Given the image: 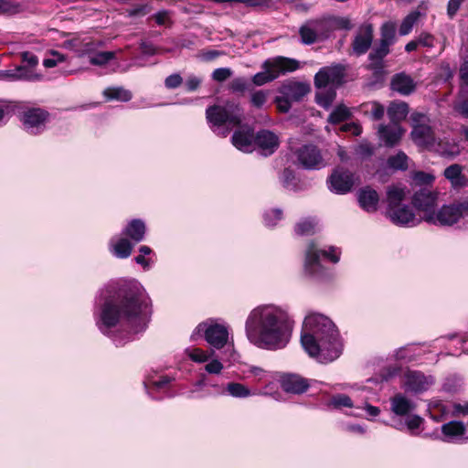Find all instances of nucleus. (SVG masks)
Returning <instances> with one entry per match:
<instances>
[{
	"instance_id": "obj_20",
	"label": "nucleus",
	"mask_w": 468,
	"mask_h": 468,
	"mask_svg": "<svg viewBox=\"0 0 468 468\" xmlns=\"http://www.w3.org/2000/svg\"><path fill=\"white\" fill-rule=\"evenodd\" d=\"M373 39V28L371 25L362 26L352 44L353 53L359 56L367 51Z\"/></svg>"
},
{
	"instance_id": "obj_52",
	"label": "nucleus",
	"mask_w": 468,
	"mask_h": 468,
	"mask_svg": "<svg viewBox=\"0 0 468 468\" xmlns=\"http://www.w3.org/2000/svg\"><path fill=\"white\" fill-rule=\"evenodd\" d=\"M248 81L245 78H235L229 84V89L233 92H244L248 89Z\"/></svg>"
},
{
	"instance_id": "obj_15",
	"label": "nucleus",
	"mask_w": 468,
	"mask_h": 468,
	"mask_svg": "<svg viewBox=\"0 0 468 468\" xmlns=\"http://www.w3.org/2000/svg\"><path fill=\"white\" fill-rule=\"evenodd\" d=\"M330 189L337 194L349 192L355 184L354 175L344 168H336L330 176Z\"/></svg>"
},
{
	"instance_id": "obj_42",
	"label": "nucleus",
	"mask_w": 468,
	"mask_h": 468,
	"mask_svg": "<svg viewBox=\"0 0 468 468\" xmlns=\"http://www.w3.org/2000/svg\"><path fill=\"white\" fill-rule=\"evenodd\" d=\"M316 225L314 219L306 218L301 220L295 226V232L300 236L312 235L315 232Z\"/></svg>"
},
{
	"instance_id": "obj_38",
	"label": "nucleus",
	"mask_w": 468,
	"mask_h": 468,
	"mask_svg": "<svg viewBox=\"0 0 468 468\" xmlns=\"http://www.w3.org/2000/svg\"><path fill=\"white\" fill-rule=\"evenodd\" d=\"M351 116L350 110L344 104L337 105L328 117V122L331 123H339L347 120Z\"/></svg>"
},
{
	"instance_id": "obj_41",
	"label": "nucleus",
	"mask_w": 468,
	"mask_h": 468,
	"mask_svg": "<svg viewBox=\"0 0 468 468\" xmlns=\"http://www.w3.org/2000/svg\"><path fill=\"white\" fill-rule=\"evenodd\" d=\"M364 112L373 120H380L384 116L385 108L377 101H370L363 105Z\"/></svg>"
},
{
	"instance_id": "obj_48",
	"label": "nucleus",
	"mask_w": 468,
	"mask_h": 468,
	"mask_svg": "<svg viewBox=\"0 0 468 468\" xmlns=\"http://www.w3.org/2000/svg\"><path fill=\"white\" fill-rule=\"evenodd\" d=\"M412 180L416 185L424 186L423 187H427V186L432 185L435 180V176L431 173L418 171L412 174Z\"/></svg>"
},
{
	"instance_id": "obj_31",
	"label": "nucleus",
	"mask_w": 468,
	"mask_h": 468,
	"mask_svg": "<svg viewBox=\"0 0 468 468\" xmlns=\"http://www.w3.org/2000/svg\"><path fill=\"white\" fill-rule=\"evenodd\" d=\"M406 197V188L401 186H390L387 190L388 210L398 207Z\"/></svg>"
},
{
	"instance_id": "obj_16",
	"label": "nucleus",
	"mask_w": 468,
	"mask_h": 468,
	"mask_svg": "<svg viewBox=\"0 0 468 468\" xmlns=\"http://www.w3.org/2000/svg\"><path fill=\"white\" fill-rule=\"evenodd\" d=\"M280 140L276 133L269 130H261L255 135V149L261 150L264 155L272 154L279 147Z\"/></svg>"
},
{
	"instance_id": "obj_30",
	"label": "nucleus",
	"mask_w": 468,
	"mask_h": 468,
	"mask_svg": "<svg viewBox=\"0 0 468 468\" xmlns=\"http://www.w3.org/2000/svg\"><path fill=\"white\" fill-rule=\"evenodd\" d=\"M144 223L142 220L133 219L123 229L122 235L129 237L133 243L137 244L144 239Z\"/></svg>"
},
{
	"instance_id": "obj_61",
	"label": "nucleus",
	"mask_w": 468,
	"mask_h": 468,
	"mask_svg": "<svg viewBox=\"0 0 468 468\" xmlns=\"http://www.w3.org/2000/svg\"><path fill=\"white\" fill-rule=\"evenodd\" d=\"M155 22L159 26H168L171 24L170 14L168 11L163 10L154 16Z\"/></svg>"
},
{
	"instance_id": "obj_4",
	"label": "nucleus",
	"mask_w": 468,
	"mask_h": 468,
	"mask_svg": "<svg viewBox=\"0 0 468 468\" xmlns=\"http://www.w3.org/2000/svg\"><path fill=\"white\" fill-rule=\"evenodd\" d=\"M206 118L215 133L226 137L231 128L239 125L242 113L235 104L214 105L207 109Z\"/></svg>"
},
{
	"instance_id": "obj_57",
	"label": "nucleus",
	"mask_w": 468,
	"mask_h": 468,
	"mask_svg": "<svg viewBox=\"0 0 468 468\" xmlns=\"http://www.w3.org/2000/svg\"><path fill=\"white\" fill-rule=\"evenodd\" d=\"M292 101L289 98H286L284 95H281L275 98V103L277 105V109L281 112H288L291 109V104Z\"/></svg>"
},
{
	"instance_id": "obj_22",
	"label": "nucleus",
	"mask_w": 468,
	"mask_h": 468,
	"mask_svg": "<svg viewBox=\"0 0 468 468\" xmlns=\"http://www.w3.org/2000/svg\"><path fill=\"white\" fill-rule=\"evenodd\" d=\"M134 245L135 243L128 239L124 235L114 236L110 240L109 250L116 258L126 259L131 255Z\"/></svg>"
},
{
	"instance_id": "obj_23",
	"label": "nucleus",
	"mask_w": 468,
	"mask_h": 468,
	"mask_svg": "<svg viewBox=\"0 0 468 468\" xmlns=\"http://www.w3.org/2000/svg\"><path fill=\"white\" fill-rule=\"evenodd\" d=\"M390 86L392 90L401 95H409L415 90L416 82L410 76L405 73H399L393 76Z\"/></svg>"
},
{
	"instance_id": "obj_64",
	"label": "nucleus",
	"mask_w": 468,
	"mask_h": 468,
	"mask_svg": "<svg viewBox=\"0 0 468 468\" xmlns=\"http://www.w3.org/2000/svg\"><path fill=\"white\" fill-rule=\"evenodd\" d=\"M465 0H449L447 5V14L452 18L458 12L460 6Z\"/></svg>"
},
{
	"instance_id": "obj_17",
	"label": "nucleus",
	"mask_w": 468,
	"mask_h": 468,
	"mask_svg": "<svg viewBox=\"0 0 468 468\" xmlns=\"http://www.w3.org/2000/svg\"><path fill=\"white\" fill-rule=\"evenodd\" d=\"M255 135L250 128L242 127L233 133L231 142L238 150L251 153L255 150Z\"/></svg>"
},
{
	"instance_id": "obj_21",
	"label": "nucleus",
	"mask_w": 468,
	"mask_h": 468,
	"mask_svg": "<svg viewBox=\"0 0 468 468\" xmlns=\"http://www.w3.org/2000/svg\"><path fill=\"white\" fill-rule=\"evenodd\" d=\"M310 87L308 84L299 81L288 80L279 89V92L292 101H301L308 92Z\"/></svg>"
},
{
	"instance_id": "obj_34",
	"label": "nucleus",
	"mask_w": 468,
	"mask_h": 468,
	"mask_svg": "<svg viewBox=\"0 0 468 468\" xmlns=\"http://www.w3.org/2000/svg\"><path fill=\"white\" fill-rule=\"evenodd\" d=\"M103 95L108 101H128L132 99L129 90L122 87H110L104 90Z\"/></svg>"
},
{
	"instance_id": "obj_50",
	"label": "nucleus",
	"mask_w": 468,
	"mask_h": 468,
	"mask_svg": "<svg viewBox=\"0 0 468 468\" xmlns=\"http://www.w3.org/2000/svg\"><path fill=\"white\" fill-rule=\"evenodd\" d=\"M308 355L321 364L331 363L339 356V353H308Z\"/></svg>"
},
{
	"instance_id": "obj_9",
	"label": "nucleus",
	"mask_w": 468,
	"mask_h": 468,
	"mask_svg": "<svg viewBox=\"0 0 468 468\" xmlns=\"http://www.w3.org/2000/svg\"><path fill=\"white\" fill-rule=\"evenodd\" d=\"M277 381L282 391L293 395L305 393L311 386L308 378H303L300 374L291 372L279 373Z\"/></svg>"
},
{
	"instance_id": "obj_18",
	"label": "nucleus",
	"mask_w": 468,
	"mask_h": 468,
	"mask_svg": "<svg viewBox=\"0 0 468 468\" xmlns=\"http://www.w3.org/2000/svg\"><path fill=\"white\" fill-rule=\"evenodd\" d=\"M388 216L390 220L399 226H415L420 222L413 211L408 206H399L388 210Z\"/></svg>"
},
{
	"instance_id": "obj_19",
	"label": "nucleus",
	"mask_w": 468,
	"mask_h": 468,
	"mask_svg": "<svg viewBox=\"0 0 468 468\" xmlns=\"http://www.w3.org/2000/svg\"><path fill=\"white\" fill-rule=\"evenodd\" d=\"M405 130L398 123L381 124L378 126V134L381 142L387 146H394L401 140Z\"/></svg>"
},
{
	"instance_id": "obj_12",
	"label": "nucleus",
	"mask_w": 468,
	"mask_h": 468,
	"mask_svg": "<svg viewBox=\"0 0 468 468\" xmlns=\"http://www.w3.org/2000/svg\"><path fill=\"white\" fill-rule=\"evenodd\" d=\"M438 193L428 187H420L416 190L412 196V204L419 210L423 213V219L425 220L428 214H433V208L437 205Z\"/></svg>"
},
{
	"instance_id": "obj_35",
	"label": "nucleus",
	"mask_w": 468,
	"mask_h": 468,
	"mask_svg": "<svg viewBox=\"0 0 468 468\" xmlns=\"http://www.w3.org/2000/svg\"><path fill=\"white\" fill-rule=\"evenodd\" d=\"M423 16L421 12L419 10H414L410 12L402 21L400 27H399V34L401 36L409 35L413 27L417 25L419 20Z\"/></svg>"
},
{
	"instance_id": "obj_55",
	"label": "nucleus",
	"mask_w": 468,
	"mask_h": 468,
	"mask_svg": "<svg viewBox=\"0 0 468 468\" xmlns=\"http://www.w3.org/2000/svg\"><path fill=\"white\" fill-rule=\"evenodd\" d=\"M424 422V419L419 415H411L406 420L407 429L413 433L415 430L419 429L420 425Z\"/></svg>"
},
{
	"instance_id": "obj_63",
	"label": "nucleus",
	"mask_w": 468,
	"mask_h": 468,
	"mask_svg": "<svg viewBox=\"0 0 468 468\" xmlns=\"http://www.w3.org/2000/svg\"><path fill=\"white\" fill-rule=\"evenodd\" d=\"M454 111L463 117L468 118V99L454 103Z\"/></svg>"
},
{
	"instance_id": "obj_8",
	"label": "nucleus",
	"mask_w": 468,
	"mask_h": 468,
	"mask_svg": "<svg viewBox=\"0 0 468 468\" xmlns=\"http://www.w3.org/2000/svg\"><path fill=\"white\" fill-rule=\"evenodd\" d=\"M328 258L332 262L339 261V252L335 248H330L329 251L320 250L314 243H310L305 253V270L314 275L322 273L320 258Z\"/></svg>"
},
{
	"instance_id": "obj_49",
	"label": "nucleus",
	"mask_w": 468,
	"mask_h": 468,
	"mask_svg": "<svg viewBox=\"0 0 468 468\" xmlns=\"http://www.w3.org/2000/svg\"><path fill=\"white\" fill-rule=\"evenodd\" d=\"M396 25L393 22H387L381 27V41L393 43L395 38Z\"/></svg>"
},
{
	"instance_id": "obj_13",
	"label": "nucleus",
	"mask_w": 468,
	"mask_h": 468,
	"mask_svg": "<svg viewBox=\"0 0 468 468\" xmlns=\"http://www.w3.org/2000/svg\"><path fill=\"white\" fill-rule=\"evenodd\" d=\"M296 156L299 164L306 169H320L325 165L320 150L313 144L302 146Z\"/></svg>"
},
{
	"instance_id": "obj_6",
	"label": "nucleus",
	"mask_w": 468,
	"mask_h": 468,
	"mask_svg": "<svg viewBox=\"0 0 468 468\" xmlns=\"http://www.w3.org/2000/svg\"><path fill=\"white\" fill-rule=\"evenodd\" d=\"M196 332L203 333L206 341L216 349H222L233 345L229 327L216 320L209 319L200 323L197 326Z\"/></svg>"
},
{
	"instance_id": "obj_29",
	"label": "nucleus",
	"mask_w": 468,
	"mask_h": 468,
	"mask_svg": "<svg viewBox=\"0 0 468 468\" xmlns=\"http://www.w3.org/2000/svg\"><path fill=\"white\" fill-rule=\"evenodd\" d=\"M466 425L463 421L452 420L441 426L443 441H450L453 438L464 435Z\"/></svg>"
},
{
	"instance_id": "obj_36",
	"label": "nucleus",
	"mask_w": 468,
	"mask_h": 468,
	"mask_svg": "<svg viewBox=\"0 0 468 468\" xmlns=\"http://www.w3.org/2000/svg\"><path fill=\"white\" fill-rule=\"evenodd\" d=\"M309 22L314 27L316 36H318L321 40L327 38L333 30V23L331 20L323 19Z\"/></svg>"
},
{
	"instance_id": "obj_45",
	"label": "nucleus",
	"mask_w": 468,
	"mask_h": 468,
	"mask_svg": "<svg viewBox=\"0 0 468 468\" xmlns=\"http://www.w3.org/2000/svg\"><path fill=\"white\" fill-rule=\"evenodd\" d=\"M172 380L174 378L167 375L161 376L158 380L148 379V394L154 390H167Z\"/></svg>"
},
{
	"instance_id": "obj_33",
	"label": "nucleus",
	"mask_w": 468,
	"mask_h": 468,
	"mask_svg": "<svg viewBox=\"0 0 468 468\" xmlns=\"http://www.w3.org/2000/svg\"><path fill=\"white\" fill-rule=\"evenodd\" d=\"M316 92L315 100L317 104L324 109H328L335 99L336 92L335 88H322L318 89Z\"/></svg>"
},
{
	"instance_id": "obj_59",
	"label": "nucleus",
	"mask_w": 468,
	"mask_h": 468,
	"mask_svg": "<svg viewBox=\"0 0 468 468\" xmlns=\"http://www.w3.org/2000/svg\"><path fill=\"white\" fill-rule=\"evenodd\" d=\"M391 45V43H387L385 41H381L380 47L375 51L370 53L369 58L370 59L378 58L381 59L383 57H385L388 52V47Z\"/></svg>"
},
{
	"instance_id": "obj_3",
	"label": "nucleus",
	"mask_w": 468,
	"mask_h": 468,
	"mask_svg": "<svg viewBox=\"0 0 468 468\" xmlns=\"http://www.w3.org/2000/svg\"><path fill=\"white\" fill-rule=\"evenodd\" d=\"M301 344L305 351H323L342 348L339 332L327 316L319 313H309L303 319Z\"/></svg>"
},
{
	"instance_id": "obj_53",
	"label": "nucleus",
	"mask_w": 468,
	"mask_h": 468,
	"mask_svg": "<svg viewBox=\"0 0 468 468\" xmlns=\"http://www.w3.org/2000/svg\"><path fill=\"white\" fill-rule=\"evenodd\" d=\"M402 370V365L401 364H395V365H389L387 367H384L382 368V377L385 379L391 378L397 375H399Z\"/></svg>"
},
{
	"instance_id": "obj_56",
	"label": "nucleus",
	"mask_w": 468,
	"mask_h": 468,
	"mask_svg": "<svg viewBox=\"0 0 468 468\" xmlns=\"http://www.w3.org/2000/svg\"><path fill=\"white\" fill-rule=\"evenodd\" d=\"M232 75V70L229 68H218L215 69L212 73V78L214 80L222 82Z\"/></svg>"
},
{
	"instance_id": "obj_7",
	"label": "nucleus",
	"mask_w": 468,
	"mask_h": 468,
	"mask_svg": "<svg viewBox=\"0 0 468 468\" xmlns=\"http://www.w3.org/2000/svg\"><path fill=\"white\" fill-rule=\"evenodd\" d=\"M412 131L410 138L420 149L432 151L436 144V135L429 124L428 118L421 113L411 115Z\"/></svg>"
},
{
	"instance_id": "obj_40",
	"label": "nucleus",
	"mask_w": 468,
	"mask_h": 468,
	"mask_svg": "<svg viewBox=\"0 0 468 468\" xmlns=\"http://www.w3.org/2000/svg\"><path fill=\"white\" fill-rule=\"evenodd\" d=\"M300 36L303 43L310 45L317 41H321L318 36L311 26L310 22L305 23L300 28Z\"/></svg>"
},
{
	"instance_id": "obj_37",
	"label": "nucleus",
	"mask_w": 468,
	"mask_h": 468,
	"mask_svg": "<svg viewBox=\"0 0 468 468\" xmlns=\"http://www.w3.org/2000/svg\"><path fill=\"white\" fill-rule=\"evenodd\" d=\"M101 43L100 41H93L90 38L81 39V44H80V48L78 49V56H89V58L93 55L101 47Z\"/></svg>"
},
{
	"instance_id": "obj_60",
	"label": "nucleus",
	"mask_w": 468,
	"mask_h": 468,
	"mask_svg": "<svg viewBox=\"0 0 468 468\" xmlns=\"http://www.w3.org/2000/svg\"><path fill=\"white\" fill-rule=\"evenodd\" d=\"M417 39L420 46L427 48H431L434 46L435 37L429 33L423 32L420 34Z\"/></svg>"
},
{
	"instance_id": "obj_43",
	"label": "nucleus",
	"mask_w": 468,
	"mask_h": 468,
	"mask_svg": "<svg viewBox=\"0 0 468 468\" xmlns=\"http://www.w3.org/2000/svg\"><path fill=\"white\" fill-rule=\"evenodd\" d=\"M115 58V52L113 51H101L98 50L90 57V63L94 66H104L112 59Z\"/></svg>"
},
{
	"instance_id": "obj_44",
	"label": "nucleus",
	"mask_w": 468,
	"mask_h": 468,
	"mask_svg": "<svg viewBox=\"0 0 468 468\" xmlns=\"http://www.w3.org/2000/svg\"><path fill=\"white\" fill-rule=\"evenodd\" d=\"M408 156L403 152H399L396 155L388 159V165L395 170H406L408 168Z\"/></svg>"
},
{
	"instance_id": "obj_25",
	"label": "nucleus",
	"mask_w": 468,
	"mask_h": 468,
	"mask_svg": "<svg viewBox=\"0 0 468 468\" xmlns=\"http://www.w3.org/2000/svg\"><path fill=\"white\" fill-rule=\"evenodd\" d=\"M358 202L360 207L367 212H375L378 209L379 197L376 190L365 187L358 193Z\"/></svg>"
},
{
	"instance_id": "obj_10",
	"label": "nucleus",
	"mask_w": 468,
	"mask_h": 468,
	"mask_svg": "<svg viewBox=\"0 0 468 468\" xmlns=\"http://www.w3.org/2000/svg\"><path fill=\"white\" fill-rule=\"evenodd\" d=\"M345 71V67L340 64L324 67L315 74L314 85L317 89L337 87L344 81Z\"/></svg>"
},
{
	"instance_id": "obj_28",
	"label": "nucleus",
	"mask_w": 468,
	"mask_h": 468,
	"mask_svg": "<svg viewBox=\"0 0 468 468\" xmlns=\"http://www.w3.org/2000/svg\"><path fill=\"white\" fill-rule=\"evenodd\" d=\"M391 410L397 416H407L414 409V404L404 395L399 393L390 399Z\"/></svg>"
},
{
	"instance_id": "obj_24",
	"label": "nucleus",
	"mask_w": 468,
	"mask_h": 468,
	"mask_svg": "<svg viewBox=\"0 0 468 468\" xmlns=\"http://www.w3.org/2000/svg\"><path fill=\"white\" fill-rule=\"evenodd\" d=\"M406 388L414 393H421L428 389L430 382L428 378L420 371H410L406 375Z\"/></svg>"
},
{
	"instance_id": "obj_2",
	"label": "nucleus",
	"mask_w": 468,
	"mask_h": 468,
	"mask_svg": "<svg viewBox=\"0 0 468 468\" xmlns=\"http://www.w3.org/2000/svg\"><path fill=\"white\" fill-rule=\"evenodd\" d=\"M294 321L275 304H261L250 311L245 323L248 340L259 348L283 349L290 342Z\"/></svg>"
},
{
	"instance_id": "obj_5",
	"label": "nucleus",
	"mask_w": 468,
	"mask_h": 468,
	"mask_svg": "<svg viewBox=\"0 0 468 468\" xmlns=\"http://www.w3.org/2000/svg\"><path fill=\"white\" fill-rule=\"evenodd\" d=\"M263 71L255 74L252 81L257 86H262L271 82L282 74L295 71L299 69V62L293 58L277 57L266 60L263 65Z\"/></svg>"
},
{
	"instance_id": "obj_39",
	"label": "nucleus",
	"mask_w": 468,
	"mask_h": 468,
	"mask_svg": "<svg viewBox=\"0 0 468 468\" xmlns=\"http://www.w3.org/2000/svg\"><path fill=\"white\" fill-rule=\"evenodd\" d=\"M16 70H17L16 80L38 81L43 78L41 74L34 72L33 69L29 67L20 66L16 68Z\"/></svg>"
},
{
	"instance_id": "obj_14",
	"label": "nucleus",
	"mask_w": 468,
	"mask_h": 468,
	"mask_svg": "<svg viewBox=\"0 0 468 468\" xmlns=\"http://www.w3.org/2000/svg\"><path fill=\"white\" fill-rule=\"evenodd\" d=\"M459 213L455 204L444 205L436 213L428 214L425 221L434 225L452 226L460 220Z\"/></svg>"
},
{
	"instance_id": "obj_11",
	"label": "nucleus",
	"mask_w": 468,
	"mask_h": 468,
	"mask_svg": "<svg viewBox=\"0 0 468 468\" xmlns=\"http://www.w3.org/2000/svg\"><path fill=\"white\" fill-rule=\"evenodd\" d=\"M48 113L39 108H32L25 111L21 116V122L25 130L31 134L41 133L48 121Z\"/></svg>"
},
{
	"instance_id": "obj_32",
	"label": "nucleus",
	"mask_w": 468,
	"mask_h": 468,
	"mask_svg": "<svg viewBox=\"0 0 468 468\" xmlns=\"http://www.w3.org/2000/svg\"><path fill=\"white\" fill-rule=\"evenodd\" d=\"M409 113V106L406 102H392L388 108V115L391 123H398L404 120Z\"/></svg>"
},
{
	"instance_id": "obj_62",
	"label": "nucleus",
	"mask_w": 468,
	"mask_h": 468,
	"mask_svg": "<svg viewBox=\"0 0 468 468\" xmlns=\"http://www.w3.org/2000/svg\"><path fill=\"white\" fill-rule=\"evenodd\" d=\"M183 79L179 74H172L165 79V86L168 89H175L182 84Z\"/></svg>"
},
{
	"instance_id": "obj_58",
	"label": "nucleus",
	"mask_w": 468,
	"mask_h": 468,
	"mask_svg": "<svg viewBox=\"0 0 468 468\" xmlns=\"http://www.w3.org/2000/svg\"><path fill=\"white\" fill-rule=\"evenodd\" d=\"M282 218V211L272 209L264 215V220L267 226H274L278 220Z\"/></svg>"
},
{
	"instance_id": "obj_54",
	"label": "nucleus",
	"mask_w": 468,
	"mask_h": 468,
	"mask_svg": "<svg viewBox=\"0 0 468 468\" xmlns=\"http://www.w3.org/2000/svg\"><path fill=\"white\" fill-rule=\"evenodd\" d=\"M268 93L263 90H257L250 96V101L253 106L261 108L264 105L267 101Z\"/></svg>"
},
{
	"instance_id": "obj_51",
	"label": "nucleus",
	"mask_w": 468,
	"mask_h": 468,
	"mask_svg": "<svg viewBox=\"0 0 468 468\" xmlns=\"http://www.w3.org/2000/svg\"><path fill=\"white\" fill-rule=\"evenodd\" d=\"M19 10V5L12 0H0V14L14 15Z\"/></svg>"
},
{
	"instance_id": "obj_1",
	"label": "nucleus",
	"mask_w": 468,
	"mask_h": 468,
	"mask_svg": "<svg viewBox=\"0 0 468 468\" xmlns=\"http://www.w3.org/2000/svg\"><path fill=\"white\" fill-rule=\"evenodd\" d=\"M144 288L136 280L101 289L96 298L94 320L98 329L108 335L122 322L136 324L143 320Z\"/></svg>"
},
{
	"instance_id": "obj_26",
	"label": "nucleus",
	"mask_w": 468,
	"mask_h": 468,
	"mask_svg": "<svg viewBox=\"0 0 468 468\" xmlns=\"http://www.w3.org/2000/svg\"><path fill=\"white\" fill-rule=\"evenodd\" d=\"M432 152L445 157H454L461 153V147L458 142L455 140H449L447 138L436 139L435 146Z\"/></svg>"
},
{
	"instance_id": "obj_46",
	"label": "nucleus",
	"mask_w": 468,
	"mask_h": 468,
	"mask_svg": "<svg viewBox=\"0 0 468 468\" xmlns=\"http://www.w3.org/2000/svg\"><path fill=\"white\" fill-rule=\"evenodd\" d=\"M329 406H332L335 409H341L343 407L352 408L353 401L351 398L346 394H336L333 396L329 401Z\"/></svg>"
},
{
	"instance_id": "obj_47",
	"label": "nucleus",
	"mask_w": 468,
	"mask_h": 468,
	"mask_svg": "<svg viewBox=\"0 0 468 468\" xmlns=\"http://www.w3.org/2000/svg\"><path fill=\"white\" fill-rule=\"evenodd\" d=\"M227 390L229 393L236 398H246L250 396V389L243 384L237 382H230L228 384Z\"/></svg>"
},
{
	"instance_id": "obj_27",
	"label": "nucleus",
	"mask_w": 468,
	"mask_h": 468,
	"mask_svg": "<svg viewBox=\"0 0 468 468\" xmlns=\"http://www.w3.org/2000/svg\"><path fill=\"white\" fill-rule=\"evenodd\" d=\"M443 176L450 181L453 188H461L467 186V178L463 174V166L458 164H453L446 167Z\"/></svg>"
}]
</instances>
